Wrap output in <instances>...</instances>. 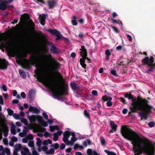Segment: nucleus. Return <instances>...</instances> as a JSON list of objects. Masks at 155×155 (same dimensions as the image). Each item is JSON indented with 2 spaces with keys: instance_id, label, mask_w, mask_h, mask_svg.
Listing matches in <instances>:
<instances>
[{
  "instance_id": "4be33fe9",
  "label": "nucleus",
  "mask_w": 155,
  "mask_h": 155,
  "mask_svg": "<svg viewBox=\"0 0 155 155\" xmlns=\"http://www.w3.org/2000/svg\"><path fill=\"white\" fill-rule=\"evenodd\" d=\"M35 34L37 38L40 39L44 38V35L43 33L41 31L39 32H35Z\"/></svg>"
},
{
  "instance_id": "ea45409f",
  "label": "nucleus",
  "mask_w": 155,
  "mask_h": 155,
  "mask_svg": "<svg viewBox=\"0 0 155 155\" xmlns=\"http://www.w3.org/2000/svg\"><path fill=\"white\" fill-rule=\"evenodd\" d=\"M148 124L150 127H152L155 126V123L154 122H151L149 123Z\"/></svg>"
},
{
  "instance_id": "4468645a",
  "label": "nucleus",
  "mask_w": 155,
  "mask_h": 155,
  "mask_svg": "<svg viewBox=\"0 0 155 155\" xmlns=\"http://www.w3.org/2000/svg\"><path fill=\"white\" fill-rule=\"evenodd\" d=\"M109 126L111 128V129L109 131L110 133H113V131L115 132L116 131L117 126L115 124L114 121L112 120L110 121Z\"/></svg>"
},
{
  "instance_id": "774afa93",
  "label": "nucleus",
  "mask_w": 155,
  "mask_h": 155,
  "mask_svg": "<svg viewBox=\"0 0 155 155\" xmlns=\"http://www.w3.org/2000/svg\"><path fill=\"white\" fill-rule=\"evenodd\" d=\"M65 145L64 143H62L60 146V149L61 150L64 149L65 147Z\"/></svg>"
},
{
  "instance_id": "8fccbe9b",
  "label": "nucleus",
  "mask_w": 155,
  "mask_h": 155,
  "mask_svg": "<svg viewBox=\"0 0 155 155\" xmlns=\"http://www.w3.org/2000/svg\"><path fill=\"white\" fill-rule=\"evenodd\" d=\"M11 133L13 135H15L16 134V130L14 128H12L11 130Z\"/></svg>"
},
{
  "instance_id": "f257e3e1",
  "label": "nucleus",
  "mask_w": 155,
  "mask_h": 155,
  "mask_svg": "<svg viewBox=\"0 0 155 155\" xmlns=\"http://www.w3.org/2000/svg\"><path fill=\"white\" fill-rule=\"evenodd\" d=\"M121 133L123 137L131 141L134 155H140L142 152L147 155H154L155 147L152 146L149 147L150 140L144 137L142 139L140 135L130 128L122 126Z\"/></svg>"
},
{
  "instance_id": "f704fd0d",
  "label": "nucleus",
  "mask_w": 155,
  "mask_h": 155,
  "mask_svg": "<svg viewBox=\"0 0 155 155\" xmlns=\"http://www.w3.org/2000/svg\"><path fill=\"white\" fill-rule=\"evenodd\" d=\"M127 60H125L126 63H125L124 64H123V66H125L129 64L131 61V60H130L128 59H127Z\"/></svg>"
},
{
  "instance_id": "423d86ee",
  "label": "nucleus",
  "mask_w": 155,
  "mask_h": 155,
  "mask_svg": "<svg viewBox=\"0 0 155 155\" xmlns=\"http://www.w3.org/2000/svg\"><path fill=\"white\" fill-rule=\"evenodd\" d=\"M143 65H147L148 69L146 71V72L149 73L151 71L153 72V70L155 69V63L153 64L154 62V58L151 56L150 58L148 56L145 57L142 61Z\"/></svg>"
},
{
  "instance_id": "0e129e2a",
  "label": "nucleus",
  "mask_w": 155,
  "mask_h": 155,
  "mask_svg": "<svg viewBox=\"0 0 155 155\" xmlns=\"http://www.w3.org/2000/svg\"><path fill=\"white\" fill-rule=\"evenodd\" d=\"M110 73L112 74L115 76H117L116 75V71L115 70H112L110 71Z\"/></svg>"
},
{
  "instance_id": "a211bd4d",
  "label": "nucleus",
  "mask_w": 155,
  "mask_h": 155,
  "mask_svg": "<svg viewBox=\"0 0 155 155\" xmlns=\"http://www.w3.org/2000/svg\"><path fill=\"white\" fill-rule=\"evenodd\" d=\"M29 110L30 112H33V113L38 114L40 112L39 109L36 107H32L30 105L29 108Z\"/></svg>"
},
{
  "instance_id": "bf43d9fd",
  "label": "nucleus",
  "mask_w": 155,
  "mask_h": 155,
  "mask_svg": "<svg viewBox=\"0 0 155 155\" xmlns=\"http://www.w3.org/2000/svg\"><path fill=\"white\" fill-rule=\"evenodd\" d=\"M4 101L2 96L0 95V104L3 105L4 104Z\"/></svg>"
},
{
  "instance_id": "f8f14e48",
  "label": "nucleus",
  "mask_w": 155,
  "mask_h": 155,
  "mask_svg": "<svg viewBox=\"0 0 155 155\" xmlns=\"http://www.w3.org/2000/svg\"><path fill=\"white\" fill-rule=\"evenodd\" d=\"M48 31L52 35H56L57 37V38L56 39V40H58L61 38V34L57 30L55 29H49L48 30Z\"/></svg>"
},
{
  "instance_id": "e2e57ef3",
  "label": "nucleus",
  "mask_w": 155,
  "mask_h": 155,
  "mask_svg": "<svg viewBox=\"0 0 155 155\" xmlns=\"http://www.w3.org/2000/svg\"><path fill=\"white\" fill-rule=\"evenodd\" d=\"M87 152L88 155L90 154H93L92 153V149H87Z\"/></svg>"
},
{
  "instance_id": "603ef678",
  "label": "nucleus",
  "mask_w": 155,
  "mask_h": 155,
  "mask_svg": "<svg viewBox=\"0 0 155 155\" xmlns=\"http://www.w3.org/2000/svg\"><path fill=\"white\" fill-rule=\"evenodd\" d=\"M106 55L108 56H109L111 55V53L110 50L108 49L106 50L105 51Z\"/></svg>"
},
{
  "instance_id": "3c124183",
  "label": "nucleus",
  "mask_w": 155,
  "mask_h": 155,
  "mask_svg": "<svg viewBox=\"0 0 155 155\" xmlns=\"http://www.w3.org/2000/svg\"><path fill=\"white\" fill-rule=\"evenodd\" d=\"M36 139L37 140V145H40L41 143V141L40 138H37Z\"/></svg>"
},
{
  "instance_id": "c756f323",
  "label": "nucleus",
  "mask_w": 155,
  "mask_h": 155,
  "mask_svg": "<svg viewBox=\"0 0 155 155\" xmlns=\"http://www.w3.org/2000/svg\"><path fill=\"white\" fill-rule=\"evenodd\" d=\"M7 111L8 112V114L10 116L13 115V114H14L13 110L11 109L8 108L7 109Z\"/></svg>"
},
{
  "instance_id": "864d4df0",
  "label": "nucleus",
  "mask_w": 155,
  "mask_h": 155,
  "mask_svg": "<svg viewBox=\"0 0 155 155\" xmlns=\"http://www.w3.org/2000/svg\"><path fill=\"white\" fill-rule=\"evenodd\" d=\"M111 20L113 21V23L120 24V22L119 21H117L116 19H114L113 18H111Z\"/></svg>"
},
{
  "instance_id": "1a4fd4ad",
  "label": "nucleus",
  "mask_w": 155,
  "mask_h": 155,
  "mask_svg": "<svg viewBox=\"0 0 155 155\" xmlns=\"http://www.w3.org/2000/svg\"><path fill=\"white\" fill-rule=\"evenodd\" d=\"M71 135L69 131H66L63 134V140L64 142L67 145L71 144L72 142L71 141L68 140V138Z\"/></svg>"
},
{
  "instance_id": "f03ea898",
  "label": "nucleus",
  "mask_w": 155,
  "mask_h": 155,
  "mask_svg": "<svg viewBox=\"0 0 155 155\" xmlns=\"http://www.w3.org/2000/svg\"><path fill=\"white\" fill-rule=\"evenodd\" d=\"M45 56L47 58L41 55L39 56L40 57L39 58L36 57L34 55L31 56L29 58V61L28 60H25L23 68L24 69H29L31 68V65H35V67L37 68L38 70L35 71V75L34 76H37L36 78L39 82L48 84V82L44 77L41 72L42 65V64L47 63V62L48 60H52L53 57L52 55L51 54L45 55Z\"/></svg>"
},
{
  "instance_id": "c03bdc74",
  "label": "nucleus",
  "mask_w": 155,
  "mask_h": 155,
  "mask_svg": "<svg viewBox=\"0 0 155 155\" xmlns=\"http://www.w3.org/2000/svg\"><path fill=\"white\" fill-rule=\"evenodd\" d=\"M28 145L30 147H33L34 146V143L33 141H30L28 143Z\"/></svg>"
},
{
  "instance_id": "052dcab7",
  "label": "nucleus",
  "mask_w": 155,
  "mask_h": 155,
  "mask_svg": "<svg viewBox=\"0 0 155 155\" xmlns=\"http://www.w3.org/2000/svg\"><path fill=\"white\" fill-rule=\"evenodd\" d=\"M53 95H54V96L55 97H56L58 100H59V99H60V97H61L59 96L57 94H54V93H53Z\"/></svg>"
},
{
  "instance_id": "cd10ccee",
  "label": "nucleus",
  "mask_w": 155,
  "mask_h": 155,
  "mask_svg": "<svg viewBox=\"0 0 155 155\" xmlns=\"http://www.w3.org/2000/svg\"><path fill=\"white\" fill-rule=\"evenodd\" d=\"M104 152L108 155H117L115 153L108 150H105Z\"/></svg>"
},
{
  "instance_id": "7ed1b4c3",
  "label": "nucleus",
  "mask_w": 155,
  "mask_h": 155,
  "mask_svg": "<svg viewBox=\"0 0 155 155\" xmlns=\"http://www.w3.org/2000/svg\"><path fill=\"white\" fill-rule=\"evenodd\" d=\"M56 74L59 79L62 82L63 81V76L59 72H57ZM62 84L63 85L59 86L58 81L56 79H54L52 85L53 90V93L57 94L60 96L67 95L68 92L67 91H65V88L64 86V83L62 82Z\"/></svg>"
},
{
  "instance_id": "c9c22d12",
  "label": "nucleus",
  "mask_w": 155,
  "mask_h": 155,
  "mask_svg": "<svg viewBox=\"0 0 155 155\" xmlns=\"http://www.w3.org/2000/svg\"><path fill=\"white\" fill-rule=\"evenodd\" d=\"M30 21L31 22V29L32 30L34 31L35 30V28L34 27L35 24L33 22L32 19H30Z\"/></svg>"
},
{
  "instance_id": "de8ad7c7",
  "label": "nucleus",
  "mask_w": 155,
  "mask_h": 155,
  "mask_svg": "<svg viewBox=\"0 0 155 155\" xmlns=\"http://www.w3.org/2000/svg\"><path fill=\"white\" fill-rule=\"evenodd\" d=\"M24 128L25 129L24 130H26V131H28L29 129L31 130L32 129V127L30 125H28L27 127L25 126Z\"/></svg>"
},
{
  "instance_id": "a878e982",
  "label": "nucleus",
  "mask_w": 155,
  "mask_h": 155,
  "mask_svg": "<svg viewBox=\"0 0 155 155\" xmlns=\"http://www.w3.org/2000/svg\"><path fill=\"white\" fill-rule=\"evenodd\" d=\"M60 64L59 62L57 61H56L54 64V70L55 71L56 70L59 68V66Z\"/></svg>"
},
{
  "instance_id": "ddd939ff",
  "label": "nucleus",
  "mask_w": 155,
  "mask_h": 155,
  "mask_svg": "<svg viewBox=\"0 0 155 155\" xmlns=\"http://www.w3.org/2000/svg\"><path fill=\"white\" fill-rule=\"evenodd\" d=\"M8 3V1L0 0V9L5 10L7 8V4Z\"/></svg>"
},
{
  "instance_id": "e433bc0d",
  "label": "nucleus",
  "mask_w": 155,
  "mask_h": 155,
  "mask_svg": "<svg viewBox=\"0 0 155 155\" xmlns=\"http://www.w3.org/2000/svg\"><path fill=\"white\" fill-rule=\"evenodd\" d=\"M24 150L26 154L28 155H31V153L29 152L28 149L27 148L25 147V149H24Z\"/></svg>"
},
{
  "instance_id": "338daca9",
  "label": "nucleus",
  "mask_w": 155,
  "mask_h": 155,
  "mask_svg": "<svg viewBox=\"0 0 155 155\" xmlns=\"http://www.w3.org/2000/svg\"><path fill=\"white\" fill-rule=\"evenodd\" d=\"M32 155H39V153L35 150H33L32 151Z\"/></svg>"
},
{
  "instance_id": "5fc2aeb1",
  "label": "nucleus",
  "mask_w": 155,
  "mask_h": 155,
  "mask_svg": "<svg viewBox=\"0 0 155 155\" xmlns=\"http://www.w3.org/2000/svg\"><path fill=\"white\" fill-rule=\"evenodd\" d=\"M42 115H43V117L45 118L46 120H48V115L46 113H45L43 112L42 113Z\"/></svg>"
},
{
  "instance_id": "473e14b6",
  "label": "nucleus",
  "mask_w": 155,
  "mask_h": 155,
  "mask_svg": "<svg viewBox=\"0 0 155 155\" xmlns=\"http://www.w3.org/2000/svg\"><path fill=\"white\" fill-rule=\"evenodd\" d=\"M54 152V149L52 148H51L49 151H47L46 153L47 154H53Z\"/></svg>"
},
{
  "instance_id": "c85d7f7f",
  "label": "nucleus",
  "mask_w": 155,
  "mask_h": 155,
  "mask_svg": "<svg viewBox=\"0 0 155 155\" xmlns=\"http://www.w3.org/2000/svg\"><path fill=\"white\" fill-rule=\"evenodd\" d=\"M101 142L102 145H104L106 144V142L104 138L103 137L101 136L100 137Z\"/></svg>"
},
{
  "instance_id": "69168bd1",
  "label": "nucleus",
  "mask_w": 155,
  "mask_h": 155,
  "mask_svg": "<svg viewBox=\"0 0 155 155\" xmlns=\"http://www.w3.org/2000/svg\"><path fill=\"white\" fill-rule=\"evenodd\" d=\"M21 96L23 98H25L26 97V94L25 92H22L21 93Z\"/></svg>"
},
{
  "instance_id": "9b49d317",
  "label": "nucleus",
  "mask_w": 155,
  "mask_h": 155,
  "mask_svg": "<svg viewBox=\"0 0 155 155\" xmlns=\"http://www.w3.org/2000/svg\"><path fill=\"white\" fill-rule=\"evenodd\" d=\"M47 44L49 45V46H50L51 47L50 49V51L53 53L57 54L58 53L59 49L56 47L54 44L50 41H47Z\"/></svg>"
},
{
  "instance_id": "393cba45",
  "label": "nucleus",
  "mask_w": 155,
  "mask_h": 155,
  "mask_svg": "<svg viewBox=\"0 0 155 155\" xmlns=\"http://www.w3.org/2000/svg\"><path fill=\"white\" fill-rule=\"evenodd\" d=\"M125 60H127V59L124 58L122 56H121L117 60V61L118 63H122V65L123 66V64H124Z\"/></svg>"
},
{
  "instance_id": "b1692460",
  "label": "nucleus",
  "mask_w": 155,
  "mask_h": 155,
  "mask_svg": "<svg viewBox=\"0 0 155 155\" xmlns=\"http://www.w3.org/2000/svg\"><path fill=\"white\" fill-rule=\"evenodd\" d=\"M15 150L16 151H18L20 150H21V149H23L24 150V149H25V148H24L20 144H17L15 145Z\"/></svg>"
},
{
  "instance_id": "6e6552de",
  "label": "nucleus",
  "mask_w": 155,
  "mask_h": 155,
  "mask_svg": "<svg viewBox=\"0 0 155 155\" xmlns=\"http://www.w3.org/2000/svg\"><path fill=\"white\" fill-rule=\"evenodd\" d=\"M37 1L43 4H46L49 9L54 8L57 5V2L55 0H48L47 1L46 3L43 0H37Z\"/></svg>"
},
{
  "instance_id": "2eb2a0df",
  "label": "nucleus",
  "mask_w": 155,
  "mask_h": 155,
  "mask_svg": "<svg viewBox=\"0 0 155 155\" xmlns=\"http://www.w3.org/2000/svg\"><path fill=\"white\" fill-rule=\"evenodd\" d=\"M47 41H49L45 40L44 42V44L43 45V52L44 53H48L49 48L48 47L49 45H48L47 43Z\"/></svg>"
},
{
  "instance_id": "49530a36",
  "label": "nucleus",
  "mask_w": 155,
  "mask_h": 155,
  "mask_svg": "<svg viewBox=\"0 0 155 155\" xmlns=\"http://www.w3.org/2000/svg\"><path fill=\"white\" fill-rule=\"evenodd\" d=\"M5 151L7 155H10V151L9 149L6 148L5 149Z\"/></svg>"
},
{
  "instance_id": "72a5a7b5",
  "label": "nucleus",
  "mask_w": 155,
  "mask_h": 155,
  "mask_svg": "<svg viewBox=\"0 0 155 155\" xmlns=\"http://www.w3.org/2000/svg\"><path fill=\"white\" fill-rule=\"evenodd\" d=\"M110 27H111L113 29L114 31L116 33H118L119 32V29H118L116 27L113 26L112 25L110 26Z\"/></svg>"
},
{
  "instance_id": "79ce46f5",
  "label": "nucleus",
  "mask_w": 155,
  "mask_h": 155,
  "mask_svg": "<svg viewBox=\"0 0 155 155\" xmlns=\"http://www.w3.org/2000/svg\"><path fill=\"white\" fill-rule=\"evenodd\" d=\"M119 99L120 100V101L123 104H127V102L126 101L125 99L123 98L122 97H120Z\"/></svg>"
},
{
  "instance_id": "58836bf2",
  "label": "nucleus",
  "mask_w": 155,
  "mask_h": 155,
  "mask_svg": "<svg viewBox=\"0 0 155 155\" xmlns=\"http://www.w3.org/2000/svg\"><path fill=\"white\" fill-rule=\"evenodd\" d=\"M13 117L14 118L16 119H18L20 118V116L16 113H14L13 115Z\"/></svg>"
},
{
  "instance_id": "37998d69",
  "label": "nucleus",
  "mask_w": 155,
  "mask_h": 155,
  "mask_svg": "<svg viewBox=\"0 0 155 155\" xmlns=\"http://www.w3.org/2000/svg\"><path fill=\"white\" fill-rule=\"evenodd\" d=\"M71 22L73 26H77L78 25V23L75 20H71Z\"/></svg>"
},
{
  "instance_id": "0eeeda50",
  "label": "nucleus",
  "mask_w": 155,
  "mask_h": 155,
  "mask_svg": "<svg viewBox=\"0 0 155 155\" xmlns=\"http://www.w3.org/2000/svg\"><path fill=\"white\" fill-rule=\"evenodd\" d=\"M8 128L7 124L4 121H2L0 124V136L2 138V133H4V136L6 137L8 134Z\"/></svg>"
},
{
  "instance_id": "5701e85b",
  "label": "nucleus",
  "mask_w": 155,
  "mask_h": 155,
  "mask_svg": "<svg viewBox=\"0 0 155 155\" xmlns=\"http://www.w3.org/2000/svg\"><path fill=\"white\" fill-rule=\"evenodd\" d=\"M102 100H103V102L105 101H111L112 99L111 97H108L106 95L103 96L102 98Z\"/></svg>"
},
{
  "instance_id": "6e6d98bb",
  "label": "nucleus",
  "mask_w": 155,
  "mask_h": 155,
  "mask_svg": "<svg viewBox=\"0 0 155 155\" xmlns=\"http://www.w3.org/2000/svg\"><path fill=\"white\" fill-rule=\"evenodd\" d=\"M41 126L44 127H46L48 126V124L47 123L45 122V120H44L42 123L40 124Z\"/></svg>"
},
{
  "instance_id": "2f4dec72",
  "label": "nucleus",
  "mask_w": 155,
  "mask_h": 155,
  "mask_svg": "<svg viewBox=\"0 0 155 155\" xmlns=\"http://www.w3.org/2000/svg\"><path fill=\"white\" fill-rule=\"evenodd\" d=\"M51 147H53L55 150H57L59 147V145L58 143H55L54 144H52L51 145Z\"/></svg>"
},
{
  "instance_id": "f3484780",
  "label": "nucleus",
  "mask_w": 155,
  "mask_h": 155,
  "mask_svg": "<svg viewBox=\"0 0 155 155\" xmlns=\"http://www.w3.org/2000/svg\"><path fill=\"white\" fill-rule=\"evenodd\" d=\"M81 49H80V50L81 51L80 52L81 56L83 57V56H87V49L85 48L84 46H81Z\"/></svg>"
},
{
  "instance_id": "a19ab883",
  "label": "nucleus",
  "mask_w": 155,
  "mask_h": 155,
  "mask_svg": "<svg viewBox=\"0 0 155 155\" xmlns=\"http://www.w3.org/2000/svg\"><path fill=\"white\" fill-rule=\"evenodd\" d=\"M84 114L85 116L87 118H89L90 114L87 112L86 110H85L84 111Z\"/></svg>"
},
{
  "instance_id": "bb28decb",
  "label": "nucleus",
  "mask_w": 155,
  "mask_h": 155,
  "mask_svg": "<svg viewBox=\"0 0 155 155\" xmlns=\"http://www.w3.org/2000/svg\"><path fill=\"white\" fill-rule=\"evenodd\" d=\"M37 116L36 120L38 122H39L40 124H41L44 120L41 116L38 115H37Z\"/></svg>"
},
{
  "instance_id": "4d7b16f0",
  "label": "nucleus",
  "mask_w": 155,
  "mask_h": 155,
  "mask_svg": "<svg viewBox=\"0 0 155 155\" xmlns=\"http://www.w3.org/2000/svg\"><path fill=\"white\" fill-rule=\"evenodd\" d=\"M27 138L28 140L33 139V136L31 134H29L28 135Z\"/></svg>"
},
{
  "instance_id": "680f3d73",
  "label": "nucleus",
  "mask_w": 155,
  "mask_h": 155,
  "mask_svg": "<svg viewBox=\"0 0 155 155\" xmlns=\"http://www.w3.org/2000/svg\"><path fill=\"white\" fill-rule=\"evenodd\" d=\"M107 105L108 107H110L112 106V103L111 101H109L107 102Z\"/></svg>"
},
{
  "instance_id": "412c9836",
  "label": "nucleus",
  "mask_w": 155,
  "mask_h": 155,
  "mask_svg": "<svg viewBox=\"0 0 155 155\" xmlns=\"http://www.w3.org/2000/svg\"><path fill=\"white\" fill-rule=\"evenodd\" d=\"M18 71L20 76L23 79H25L26 77V75L25 72L23 70L20 69H19Z\"/></svg>"
},
{
  "instance_id": "a18cd8bd",
  "label": "nucleus",
  "mask_w": 155,
  "mask_h": 155,
  "mask_svg": "<svg viewBox=\"0 0 155 155\" xmlns=\"http://www.w3.org/2000/svg\"><path fill=\"white\" fill-rule=\"evenodd\" d=\"M82 58H81L80 60V64H81L82 63H85V60L84 56H83L82 57Z\"/></svg>"
},
{
  "instance_id": "13d9d810",
  "label": "nucleus",
  "mask_w": 155,
  "mask_h": 155,
  "mask_svg": "<svg viewBox=\"0 0 155 155\" xmlns=\"http://www.w3.org/2000/svg\"><path fill=\"white\" fill-rule=\"evenodd\" d=\"M11 140L13 142H15L18 141V138L17 137L14 136L12 137Z\"/></svg>"
},
{
  "instance_id": "dca6fc26",
  "label": "nucleus",
  "mask_w": 155,
  "mask_h": 155,
  "mask_svg": "<svg viewBox=\"0 0 155 155\" xmlns=\"http://www.w3.org/2000/svg\"><path fill=\"white\" fill-rule=\"evenodd\" d=\"M46 19V17L45 14H42L39 15L38 18V19L39 21L42 25H44L45 24V19Z\"/></svg>"
},
{
  "instance_id": "6ab92c4d",
  "label": "nucleus",
  "mask_w": 155,
  "mask_h": 155,
  "mask_svg": "<svg viewBox=\"0 0 155 155\" xmlns=\"http://www.w3.org/2000/svg\"><path fill=\"white\" fill-rule=\"evenodd\" d=\"M37 117V115H32L30 116H29L28 118L29 119L30 122H35L36 120Z\"/></svg>"
},
{
  "instance_id": "09e8293b",
  "label": "nucleus",
  "mask_w": 155,
  "mask_h": 155,
  "mask_svg": "<svg viewBox=\"0 0 155 155\" xmlns=\"http://www.w3.org/2000/svg\"><path fill=\"white\" fill-rule=\"evenodd\" d=\"M91 94L92 95L95 96H97L98 95L97 92L95 90L92 91L91 92Z\"/></svg>"
},
{
  "instance_id": "7c9ffc66",
  "label": "nucleus",
  "mask_w": 155,
  "mask_h": 155,
  "mask_svg": "<svg viewBox=\"0 0 155 155\" xmlns=\"http://www.w3.org/2000/svg\"><path fill=\"white\" fill-rule=\"evenodd\" d=\"M21 121L24 123L25 125H28V122L27 120L25 118H21Z\"/></svg>"
},
{
  "instance_id": "9d476101",
  "label": "nucleus",
  "mask_w": 155,
  "mask_h": 155,
  "mask_svg": "<svg viewBox=\"0 0 155 155\" xmlns=\"http://www.w3.org/2000/svg\"><path fill=\"white\" fill-rule=\"evenodd\" d=\"M9 65L8 62L5 59L0 58V70H7Z\"/></svg>"
},
{
  "instance_id": "aec40b11",
  "label": "nucleus",
  "mask_w": 155,
  "mask_h": 155,
  "mask_svg": "<svg viewBox=\"0 0 155 155\" xmlns=\"http://www.w3.org/2000/svg\"><path fill=\"white\" fill-rule=\"evenodd\" d=\"M70 84L73 90H77L79 89L80 87L77 85L75 82H71Z\"/></svg>"
},
{
  "instance_id": "39448f33",
  "label": "nucleus",
  "mask_w": 155,
  "mask_h": 155,
  "mask_svg": "<svg viewBox=\"0 0 155 155\" xmlns=\"http://www.w3.org/2000/svg\"><path fill=\"white\" fill-rule=\"evenodd\" d=\"M139 110H143V112H140L139 113V115L141 116V120L143 118L147 120L149 114L152 112V106L148 104L149 101L145 98H142Z\"/></svg>"
},
{
  "instance_id": "4c0bfd02",
  "label": "nucleus",
  "mask_w": 155,
  "mask_h": 155,
  "mask_svg": "<svg viewBox=\"0 0 155 155\" xmlns=\"http://www.w3.org/2000/svg\"><path fill=\"white\" fill-rule=\"evenodd\" d=\"M53 140L55 141H57L58 138V136H57V133H54L53 134Z\"/></svg>"
},
{
  "instance_id": "20e7f679",
  "label": "nucleus",
  "mask_w": 155,
  "mask_h": 155,
  "mask_svg": "<svg viewBox=\"0 0 155 155\" xmlns=\"http://www.w3.org/2000/svg\"><path fill=\"white\" fill-rule=\"evenodd\" d=\"M124 97L130 100L132 102L130 105V106L129 107L130 111L129 112V114H130L132 112H137L138 110H139L140 107H139L142 97L140 96H138L137 98L136 99L132 95L131 93L128 94L127 92L124 94Z\"/></svg>"
}]
</instances>
